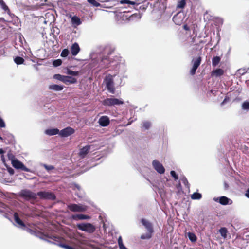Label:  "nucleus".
Segmentation results:
<instances>
[{
  "label": "nucleus",
  "instance_id": "58",
  "mask_svg": "<svg viewBox=\"0 0 249 249\" xmlns=\"http://www.w3.org/2000/svg\"><path fill=\"white\" fill-rule=\"evenodd\" d=\"M203 43V41H201V40H200V41H199V42H198V43H196V44H195V45L199 46V45L200 43Z\"/></svg>",
  "mask_w": 249,
  "mask_h": 249
},
{
  "label": "nucleus",
  "instance_id": "51",
  "mask_svg": "<svg viewBox=\"0 0 249 249\" xmlns=\"http://www.w3.org/2000/svg\"><path fill=\"white\" fill-rule=\"evenodd\" d=\"M8 138L9 140L8 141V142L9 143H12L14 141V137L12 135H9L8 136Z\"/></svg>",
  "mask_w": 249,
  "mask_h": 249
},
{
  "label": "nucleus",
  "instance_id": "39",
  "mask_svg": "<svg viewBox=\"0 0 249 249\" xmlns=\"http://www.w3.org/2000/svg\"><path fill=\"white\" fill-rule=\"evenodd\" d=\"M67 73L69 75H71L73 76H78L79 74V72L78 71H74L69 69L67 70Z\"/></svg>",
  "mask_w": 249,
  "mask_h": 249
},
{
  "label": "nucleus",
  "instance_id": "62",
  "mask_svg": "<svg viewBox=\"0 0 249 249\" xmlns=\"http://www.w3.org/2000/svg\"><path fill=\"white\" fill-rule=\"evenodd\" d=\"M225 100H226V99H225L224 100V101L221 103V105H223V104L224 103V102H225Z\"/></svg>",
  "mask_w": 249,
  "mask_h": 249
},
{
  "label": "nucleus",
  "instance_id": "18",
  "mask_svg": "<svg viewBox=\"0 0 249 249\" xmlns=\"http://www.w3.org/2000/svg\"><path fill=\"white\" fill-rule=\"evenodd\" d=\"M73 188L75 190H77V191H76L75 193L76 195H77L79 198L83 197L84 193L83 191L82 190L81 187L79 185L77 184H74Z\"/></svg>",
  "mask_w": 249,
  "mask_h": 249
},
{
  "label": "nucleus",
  "instance_id": "15",
  "mask_svg": "<svg viewBox=\"0 0 249 249\" xmlns=\"http://www.w3.org/2000/svg\"><path fill=\"white\" fill-rule=\"evenodd\" d=\"M99 124L102 126H107L110 123V120L108 116H101L98 121Z\"/></svg>",
  "mask_w": 249,
  "mask_h": 249
},
{
  "label": "nucleus",
  "instance_id": "38",
  "mask_svg": "<svg viewBox=\"0 0 249 249\" xmlns=\"http://www.w3.org/2000/svg\"><path fill=\"white\" fill-rule=\"evenodd\" d=\"M62 61L61 59H56L53 62V64L54 67H58L62 64Z\"/></svg>",
  "mask_w": 249,
  "mask_h": 249
},
{
  "label": "nucleus",
  "instance_id": "13",
  "mask_svg": "<svg viewBox=\"0 0 249 249\" xmlns=\"http://www.w3.org/2000/svg\"><path fill=\"white\" fill-rule=\"evenodd\" d=\"M213 200L215 202H218L219 203L223 205L231 204L232 203L231 200L224 196H222L217 198L214 197L213 198Z\"/></svg>",
  "mask_w": 249,
  "mask_h": 249
},
{
  "label": "nucleus",
  "instance_id": "33",
  "mask_svg": "<svg viewBox=\"0 0 249 249\" xmlns=\"http://www.w3.org/2000/svg\"><path fill=\"white\" fill-rule=\"evenodd\" d=\"M219 232L223 237L224 238L227 237V230L225 228H221L219 230Z\"/></svg>",
  "mask_w": 249,
  "mask_h": 249
},
{
  "label": "nucleus",
  "instance_id": "1",
  "mask_svg": "<svg viewBox=\"0 0 249 249\" xmlns=\"http://www.w3.org/2000/svg\"><path fill=\"white\" fill-rule=\"evenodd\" d=\"M19 196L25 200H34L37 198V193H34L30 190L23 189L20 192Z\"/></svg>",
  "mask_w": 249,
  "mask_h": 249
},
{
  "label": "nucleus",
  "instance_id": "5",
  "mask_svg": "<svg viewBox=\"0 0 249 249\" xmlns=\"http://www.w3.org/2000/svg\"><path fill=\"white\" fill-rule=\"evenodd\" d=\"M68 208L73 212H85L88 209V206L82 204H70L68 205Z\"/></svg>",
  "mask_w": 249,
  "mask_h": 249
},
{
  "label": "nucleus",
  "instance_id": "11",
  "mask_svg": "<svg viewBox=\"0 0 249 249\" xmlns=\"http://www.w3.org/2000/svg\"><path fill=\"white\" fill-rule=\"evenodd\" d=\"M152 166L154 169L159 174H162L165 172V169L162 164L157 160L152 161Z\"/></svg>",
  "mask_w": 249,
  "mask_h": 249
},
{
  "label": "nucleus",
  "instance_id": "4",
  "mask_svg": "<svg viewBox=\"0 0 249 249\" xmlns=\"http://www.w3.org/2000/svg\"><path fill=\"white\" fill-rule=\"evenodd\" d=\"M104 82L106 83L107 90L112 94L115 93V89L112 76L110 74L107 75L104 79Z\"/></svg>",
  "mask_w": 249,
  "mask_h": 249
},
{
  "label": "nucleus",
  "instance_id": "9",
  "mask_svg": "<svg viewBox=\"0 0 249 249\" xmlns=\"http://www.w3.org/2000/svg\"><path fill=\"white\" fill-rule=\"evenodd\" d=\"M11 162L12 166L17 169L21 170L26 172H31V170L26 167L20 161L16 159H12Z\"/></svg>",
  "mask_w": 249,
  "mask_h": 249
},
{
  "label": "nucleus",
  "instance_id": "43",
  "mask_svg": "<svg viewBox=\"0 0 249 249\" xmlns=\"http://www.w3.org/2000/svg\"><path fill=\"white\" fill-rule=\"evenodd\" d=\"M242 108L245 110H249V102H244L242 105Z\"/></svg>",
  "mask_w": 249,
  "mask_h": 249
},
{
  "label": "nucleus",
  "instance_id": "49",
  "mask_svg": "<svg viewBox=\"0 0 249 249\" xmlns=\"http://www.w3.org/2000/svg\"><path fill=\"white\" fill-rule=\"evenodd\" d=\"M134 18H140V15L138 14H134L129 17V20H132Z\"/></svg>",
  "mask_w": 249,
  "mask_h": 249
},
{
  "label": "nucleus",
  "instance_id": "29",
  "mask_svg": "<svg viewBox=\"0 0 249 249\" xmlns=\"http://www.w3.org/2000/svg\"><path fill=\"white\" fill-rule=\"evenodd\" d=\"M120 3L122 4H131V5H138L140 4L139 3H138L136 1H132L129 0H122L120 1Z\"/></svg>",
  "mask_w": 249,
  "mask_h": 249
},
{
  "label": "nucleus",
  "instance_id": "56",
  "mask_svg": "<svg viewBox=\"0 0 249 249\" xmlns=\"http://www.w3.org/2000/svg\"><path fill=\"white\" fill-rule=\"evenodd\" d=\"M246 196L249 198V188L247 190L246 193Z\"/></svg>",
  "mask_w": 249,
  "mask_h": 249
},
{
  "label": "nucleus",
  "instance_id": "28",
  "mask_svg": "<svg viewBox=\"0 0 249 249\" xmlns=\"http://www.w3.org/2000/svg\"><path fill=\"white\" fill-rule=\"evenodd\" d=\"M221 61V57L220 56H214L212 59V66L213 67H215L218 65Z\"/></svg>",
  "mask_w": 249,
  "mask_h": 249
},
{
  "label": "nucleus",
  "instance_id": "63",
  "mask_svg": "<svg viewBox=\"0 0 249 249\" xmlns=\"http://www.w3.org/2000/svg\"><path fill=\"white\" fill-rule=\"evenodd\" d=\"M225 188H227V184L226 183H225Z\"/></svg>",
  "mask_w": 249,
  "mask_h": 249
},
{
  "label": "nucleus",
  "instance_id": "31",
  "mask_svg": "<svg viewBox=\"0 0 249 249\" xmlns=\"http://www.w3.org/2000/svg\"><path fill=\"white\" fill-rule=\"evenodd\" d=\"M24 59L20 56H17L14 58V62L17 65L22 64L24 63Z\"/></svg>",
  "mask_w": 249,
  "mask_h": 249
},
{
  "label": "nucleus",
  "instance_id": "50",
  "mask_svg": "<svg viewBox=\"0 0 249 249\" xmlns=\"http://www.w3.org/2000/svg\"><path fill=\"white\" fill-rule=\"evenodd\" d=\"M6 126L3 120L1 118V117L0 116V128H4Z\"/></svg>",
  "mask_w": 249,
  "mask_h": 249
},
{
  "label": "nucleus",
  "instance_id": "45",
  "mask_svg": "<svg viewBox=\"0 0 249 249\" xmlns=\"http://www.w3.org/2000/svg\"><path fill=\"white\" fill-rule=\"evenodd\" d=\"M249 70V68L247 69H240L238 70L239 73L241 75H244Z\"/></svg>",
  "mask_w": 249,
  "mask_h": 249
},
{
  "label": "nucleus",
  "instance_id": "37",
  "mask_svg": "<svg viewBox=\"0 0 249 249\" xmlns=\"http://www.w3.org/2000/svg\"><path fill=\"white\" fill-rule=\"evenodd\" d=\"M188 236L190 240L192 242H195L196 240V236L193 233L189 232L188 233Z\"/></svg>",
  "mask_w": 249,
  "mask_h": 249
},
{
  "label": "nucleus",
  "instance_id": "3",
  "mask_svg": "<svg viewBox=\"0 0 249 249\" xmlns=\"http://www.w3.org/2000/svg\"><path fill=\"white\" fill-rule=\"evenodd\" d=\"M77 228L89 233H93L96 230L95 226L89 223H82L77 225Z\"/></svg>",
  "mask_w": 249,
  "mask_h": 249
},
{
  "label": "nucleus",
  "instance_id": "27",
  "mask_svg": "<svg viewBox=\"0 0 249 249\" xmlns=\"http://www.w3.org/2000/svg\"><path fill=\"white\" fill-rule=\"evenodd\" d=\"M49 89L55 91H60L63 89V86L58 85H52L49 86Z\"/></svg>",
  "mask_w": 249,
  "mask_h": 249
},
{
  "label": "nucleus",
  "instance_id": "64",
  "mask_svg": "<svg viewBox=\"0 0 249 249\" xmlns=\"http://www.w3.org/2000/svg\"><path fill=\"white\" fill-rule=\"evenodd\" d=\"M7 156H11V155L10 154H8Z\"/></svg>",
  "mask_w": 249,
  "mask_h": 249
},
{
  "label": "nucleus",
  "instance_id": "46",
  "mask_svg": "<svg viewBox=\"0 0 249 249\" xmlns=\"http://www.w3.org/2000/svg\"><path fill=\"white\" fill-rule=\"evenodd\" d=\"M170 174L172 177H173L175 180H177L178 179V176L176 174V173L174 171H171L170 172Z\"/></svg>",
  "mask_w": 249,
  "mask_h": 249
},
{
  "label": "nucleus",
  "instance_id": "34",
  "mask_svg": "<svg viewBox=\"0 0 249 249\" xmlns=\"http://www.w3.org/2000/svg\"><path fill=\"white\" fill-rule=\"evenodd\" d=\"M66 77V76H64V75H62L61 74H55L54 76H53V78L56 80H59V81H61L63 82H64V79Z\"/></svg>",
  "mask_w": 249,
  "mask_h": 249
},
{
  "label": "nucleus",
  "instance_id": "48",
  "mask_svg": "<svg viewBox=\"0 0 249 249\" xmlns=\"http://www.w3.org/2000/svg\"><path fill=\"white\" fill-rule=\"evenodd\" d=\"M148 4H149V2H147L146 4H144L140 6L139 7V9L142 10V11L145 10L147 9Z\"/></svg>",
  "mask_w": 249,
  "mask_h": 249
},
{
  "label": "nucleus",
  "instance_id": "26",
  "mask_svg": "<svg viewBox=\"0 0 249 249\" xmlns=\"http://www.w3.org/2000/svg\"><path fill=\"white\" fill-rule=\"evenodd\" d=\"M0 6L1 8L8 14H10V10L3 0H0Z\"/></svg>",
  "mask_w": 249,
  "mask_h": 249
},
{
  "label": "nucleus",
  "instance_id": "42",
  "mask_svg": "<svg viewBox=\"0 0 249 249\" xmlns=\"http://www.w3.org/2000/svg\"><path fill=\"white\" fill-rule=\"evenodd\" d=\"M69 53V50L67 49H65L62 50L61 53V56L63 57H65L68 55Z\"/></svg>",
  "mask_w": 249,
  "mask_h": 249
},
{
  "label": "nucleus",
  "instance_id": "12",
  "mask_svg": "<svg viewBox=\"0 0 249 249\" xmlns=\"http://www.w3.org/2000/svg\"><path fill=\"white\" fill-rule=\"evenodd\" d=\"M75 132L73 128L71 127H67L59 132V135L61 137H66L73 134Z\"/></svg>",
  "mask_w": 249,
  "mask_h": 249
},
{
  "label": "nucleus",
  "instance_id": "10",
  "mask_svg": "<svg viewBox=\"0 0 249 249\" xmlns=\"http://www.w3.org/2000/svg\"><path fill=\"white\" fill-rule=\"evenodd\" d=\"M112 52L108 53V55L111 54ZM112 61L109 58L108 55L103 56L99 63V66L101 69H106L110 66Z\"/></svg>",
  "mask_w": 249,
  "mask_h": 249
},
{
  "label": "nucleus",
  "instance_id": "44",
  "mask_svg": "<svg viewBox=\"0 0 249 249\" xmlns=\"http://www.w3.org/2000/svg\"><path fill=\"white\" fill-rule=\"evenodd\" d=\"M180 180L182 181V182L188 188L189 187V183L188 182V180L187 178L185 177H182L180 178Z\"/></svg>",
  "mask_w": 249,
  "mask_h": 249
},
{
  "label": "nucleus",
  "instance_id": "61",
  "mask_svg": "<svg viewBox=\"0 0 249 249\" xmlns=\"http://www.w3.org/2000/svg\"><path fill=\"white\" fill-rule=\"evenodd\" d=\"M0 138L1 140H4V141H5V140H6V137H3V138H2V137H0ZM5 142H6V141H5Z\"/></svg>",
  "mask_w": 249,
  "mask_h": 249
},
{
  "label": "nucleus",
  "instance_id": "32",
  "mask_svg": "<svg viewBox=\"0 0 249 249\" xmlns=\"http://www.w3.org/2000/svg\"><path fill=\"white\" fill-rule=\"evenodd\" d=\"M153 232L148 231L147 233L143 234L141 235V238L142 239H149L151 238Z\"/></svg>",
  "mask_w": 249,
  "mask_h": 249
},
{
  "label": "nucleus",
  "instance_id": "41",
  "mask_svg": "<svg viewBox=\"0 0 249 249\" xmlns=\"http://www.w3.org/2000/svg\"><path fill=\"white\" fill-rule=\"evenodd\" d=\"M142 125L145 129H148L151 126V123L149 122L145 121L143 122Z\"/></svg>",
  "mask_w": 249,
  "mask_h": 249
},
{
  "label": "nucleus",
  "instance_id": "7",
  "mask_svg": "<svg viewBox=\"0 0 249 249\" xmlns=\"http://www.w3.org/2000/svg\"><path fill=\"white\" fill-rule=\"evenodd\" d=\"M202 61V57L201 56H198L197 57L193 58L192 60L193 67L190 71V74L191 75H194L196 74V71L200 66Z\"/></svg>",
  "mask_w": 249,
  "mask_h": 249
},
{
  "label": "nucleus",
  "instance_id": "36",
  "mask_svg": "<svg viewBox=\"0 0 249 249\" xmlns=\"http://www.w3.org/2000/svg\"><path fill=\"white\" fill-rule=\"evenodd\" d=\"M186 5L185 0H181L179 1L177 4V8H184Z\"/></svg>",
  "mask_w": 249,
  "mask_h": 249
},
{
  "label": "nucleus",
  "instance_id": "16",
  "mask_svg": "<svg viewBox=\"0 0 249 249\" xmlns=\"http://www.w3.org/2000/svg\"><path fill=\"white\" fill-rule=\"evenodd\" d=\"M224 74V71L220 68H217L213 70L211 73V76L212 77H218L223 75Z\"/></svg>",
  "mask_w": 249,
  "mask_h": 249
},
{
  "label": "nucleus",
  "instance_id": "52",
  "mask_svg": "<svg viewBox=\"0 0 249 249\" xmlns=\"http://www.w3.org/2000/svg\"><path fill=\"white\" fill-rule=\"evenodd\" d=\"M118 242L119 247H121L122 245H124L121 237H120L119 238Z\"/></svg>",
  "mask_w": 249,
  "mask_h": 249
},
{
  "label": "nucleus",
  "instance_id": "59",
  "mask_svg": "<svg viewBox=\"0 0 249 249\" xmlns=\"http://www.w3.org/2000/svg\"><path fill=\"white\" fill-rule=\"evenodd\" d=\"M4 153V151L2 149H0V154H2Z\"/></svg>",
  "mask_w": 249,
  "mask_h": 249
},
{
  "label": "nucleus",
  "instance_id": "30",
  "mask_svg": "<svg viewBox=\"0 0 249 249\" xmlns=\"http://www.w3.org/2000/svg\"><path fill=\"white\" fill-rule=\"evenodd\" d=\"M201 197V194L197 192H195L193 193L191 196V199L193 200H199L200 199Z\"/></svg>",
  "mask_w": 249,
  "mask_h": 249
},
{
  "label": "nucleus",
  "instance_id": "14",
  "mask_svg": "<svg viewBox=\"0 0 249 249\" xmlns=\"http://www.w3.org/2000/svg\"><path fill=\"white\" fill-rule=\"evenodd\" d=\"M184 18L183 15L180 13H178L174 16L173 21L176 25H180L183 22Z\"/></svg>",
  "mask_w": 249,
  "mask_h": 249
},
{
  "label": "nucleus",
  "instance_id": "8",
  "mask_svg": "<svg viewBox=\"0 0 249 249\" xmlns=\"http://www.w3.org/2000/svg\"><path fill=\"white\" fill-rule=\"evenodd\" d=\"M38 196L41 199L54 200L56 198V196L54 193L49 191H40L37 193Z\"/></svg>",
  "mask_w": 249,
  "mask_h": 249
},
{
  "label": "nucleus",
  "instance_id": "54",
  "mask_svg": "<svg viewBox=\"0 0 249 249\" xmlns=\"http://www.w3.org/2000/svg\"><path fill=\"white\" fill-rule=\"evenodd\" d=\"M8 171L10 175H13L14 174V170L11 168H8Z\"/></svg>",
  "mask_w": 249,
  "mask_h": 249
},
{
  "label": "nucleus",
  "instance_id": "55",
  "mask_svg": "<svg viewBox=\"0 0 249 249\" xmlns=\"http://www.w3.org/2000/svg\"><path fill=\"white\" fill-rule=\"evenodd\" d=\"M26 230H27V232L30 233L32 234H33L35 233V231H33L32 230L30 229L27 228Z\"/></svg>",
  "mask_w": 249,
  "mask_h": 249
},
{
  "label": "nucleus",
  "instance_id": "22",
  "mask_svg": "<svg viewBox=\"0 0 249 249\" xmlns=\"http://www.w3.org/2000/svg\"><path fill=\"white\" fill-rule=\"evenodd\" d=\"M14 219L15 222L20 227L25 228V226L23 222V221L20 219L18 216V214L17 213H15L14 214Z\"/></svg>",
  "mask_w": 249,
  "mask_h": 249
},
{
  "label": "nucleus",
  "instance_id": "60",
  "mask_svg": "<svg viewBox=\"0 0 249 249\" xmlns=\"http://www.w3.org/2000/svg\"><path fill=\"white\" fill-rule=\"evenodd\" d=\"M195 37H193V38H192V40L191 41V42L192 43H195Z\"/></svg>",
  "mask_w": 249,
  "mask_h": 249
},
{
  "label": "nucleus",
  "instance_id": "53",
  "mask_svg": "<svg viewBox=\"0 0 249 249\" xmlns=\"http://www.w3.org/2000/svg\"><path fill=\"white\" fill-rule=\"evenodd\" d=\"M183 28L186 31H190V28L186 24L183 25Z\"/></svg>",
  "mask_w": 249,
  "mask_h": 249
},
{
  "label": "nucleus",
  "instance_id": "6",
  "mask_svg": "<svg viewBox=\"0 0 249 249\" xmlns=\"http://www.w3.org/2000/svg\"><path fill=\"white\" fill-rule=\"evenodd\" d=\"M124 101L121 99L115 98H107L104 100L102 104L105 106H114L122 105Z\"/></svg>",
  "mask_w": 249,
  "mask_h": 249
},
{
  "label": "nucleus",
  "instance_id": "25",
  "mask_svg": "<svg viewBox=\"0 0 249 249\" xmlns=\"http://www.w3.org/2000/svg\"><path fill=\"white\" fill-rule=\"evenodd\" d=\"M45 133L48 135L52 136L59 133V130L57 128H53L47 129Z\"/></svg>",
  "mask_w": 249,
  "mask_h": 249
},
{
  "label": "nucleus",
  "instance_id": "47",
  "mask_svg": "<svg viewBox=\"0 0 249 249\" xmlns=\"http://www.w3.org/2000/svg\"><path fill=\"white\" fill-rule=\"evenodd\" d=\"M42 166L44 167V168L47 170L48 171H50L54 168V167L52 165H47L46 164H42Z\"/></svg>",
  "mask_w": 249,
  "mask_h": 249
},
{
  "label": "nucleus",
  "instance_id": "35",
  "mask_svg": "<svg viewBox=\"0 0 249 249\" xmlns=\"http://www.w3.org/2000/svg\"><path fill=\"white\" fill-rule=\"evenodd\" d=\"M8 207L5 204L0 202V212H3L5 210L8 211Z\"/></svg>",
  "mask_w": 249,
  "mask_h": 249
},
{
  "label": "nucleus",
  "instance_id": "40",
  "mask_svg": "<svg viewBox=\"0 0 249 249\" xmlns=\"http://www.w3.org/2000/svg\"><path fill=\"white\" fill-rule=\"evenodd\" d=\"M88 2L95 7H98L100 5V3L95 0H87Z\"/></svg>",
  "mask_w": 249,
  "mask_h": 249
},
{
  "label": "nucleus",
  "instance_id": "57",
  "mask_svg": "<svg viewBox=\"0 0 249 249\" xmlns=\"http://www.w3.org/2000/svg\"><path fill=\"white\" fill-rule=\"evenodd\" d=\"M119 248L120 249H128L124 245H122Z\"/></svg>",
  "mask_w": 249,
  "mask_h": 249
},
{
  "label": "nucleus",
  "instance_id": "23",
  "mask_svg": "<svg viewBox=\"0 0 249 249\" xmlns=\"http://www.w3.org/2000/svg\"><path fill=\"white\" fill-rule=\"evenodd\" d=\"M71 22L74 26H78L81 24V21L79 17L74 16L71 18Z\"/></svg>",
  "mask_w": 249,
  "mask_h": 249
},
{
  "label": "nucleus",
  "instance_id": "19",
  "mask_svg": "<svg viewBox=\"0 0 249 249\" xmlns=\"http://www.w3.org/2000/svg\"><path fill=\"white\" fill-rule=\"evenodd\" d=\"M72 218L74 220H86L90 219V217L83 214H76L72 215Z\"/></svg>",
  "mask_w": 249,
  "mask_h": 249
},
{
  "label": "nucleus",
  "instance_id": "21",
  "mask_svg": "<svg viewBox=\"0 0 249 249\" xmlns=\"http://www.w3.org/2000/svg\"><path fill=\"white\" fill-rule=\"evenodd\" d=\"M77 82L76 78L71 76H66L64 79V83L67 85H69L71 84H74Z\"/></svg>",
  "mask_w": 249,
  "mask_h": 249
},
{
  "label": "nucleus",
  "instance_id": "20",
  "mask_svg": "<svg viewBox=\"0 0 249 249\" xmlns=\"http://www.w3.org/2000/svg\"><path fill=\"white\" fill-rule=\"evenodd\" d=\"M71 53L72 55H76L80 51L79 45L77 43H73L71 48Z\"/></svg>",
  "mask_w": 249,
  "mask_h": 249
},
{
  "label": "nucleus",
  "instance_id": "2",
  "mask_svg": "<svg viewBox=\"0 0 249 249\" xmlns=\"http://www.w3.org/2000/svg\"><path fill=\"white\" fill-rule=\"evenodd\" d=\"M100 160V158H98V159H95L93 157H80V159L78 160L80 161L78 166L84 167V165H83L82 162H84L85 161H86L87 162V169H89L92 167L96 166L97 164L92 163L94 162L96 160Z\"/></svg>",
  "mask_w": 249,
  "mask_h": 249
},
{
  "label": "nucleus",
  "instance_id": "17",
  "mask_svg": "<svg viewBox=\"0 0 249 249\" xmlns=\"http://www.w3.org/2000/svg\"><path fill=\"white\" fill-rule=\"evenodd\" d=\"M141 222L142 224L145 227L148 231H150L151 232H153L154 231L152 228V226L151 223L146 220L145 219H142L141 220Z\"/></svg>",
  "mask_w": 249,
  "mask_h": 249
},
{
  "label": "nucleus",
  "instance_id": "24",
  "mask_svg": "<svg viewBox=\"0 0 249 249\" xmlns=\"http://www.w3.org/2000/svg\"><path fill=\"white\" fill-rule=\"evenodd\" d=\"M90 148V145H86L81 148L79 152V156H85L89 152Z\"/></svg>",
  "mask_w": 249,
  "mask_h": 249
}]
</instances>
